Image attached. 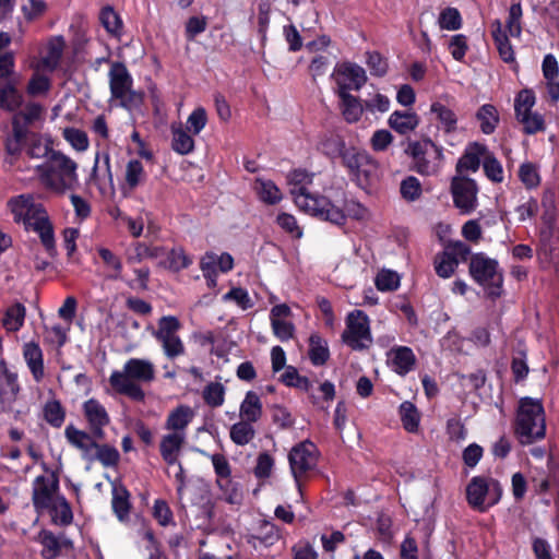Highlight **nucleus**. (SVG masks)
<instances>
[{"label": "nucleus", "mask_w": 559, "mask_h": 559, "mask_svg": "<svg viewBox=\"0 0 559 559\" xmlns=\"http://www.w3.org/2000/svg\"><path fill=\"white\" fill-rule=\"evenodd\" d=\"M15 223L23 224L24 228L36 233L46 251L53 257L56 242L53 227L45 207L36 202L32 195H19L8 203Z\"/></svg>", "instance_id": "f257e3e1"}, {"label": "nucleus", "mask_w": 559, "mask_h": 559, "mask_svg": "<svg viewBox=\"0 0 559 559\" xmlns=\"http://www.w3.org/2000/svg\"><path fill=\"white\" fill-rule=\"evenodd\" d=\"M288 181L294 201L301 211L336 225H342L345 222L346 215L341 209L328 199L310 193L309 186L312 182V175L304 170H294L289 174Z\"/></svg>", "instance_id": "f03ea898"}, {"label": "nucleus", "mask_w": 559, "mask_h": 559, "mask_svg": "<svg viewBox=\"0 0 559 559\" xmlns=\"http://www.w3.org/2000/svg\"><path fill=\"white\" fill-rule=\"evenodd\" d=\"M155 377V366L151 360L130 358L124 362L121 370L111 372L109 383L117 393L141 402L145 397L141 384L153 382Z\"/></svg>", "instance_id": "7ed1b4c3"}, {"label": "nucleus", "mask_w": 559, "mask_h": 559, "mask_svg": "<svg viewBox=\"0 0 559 559\" xmlns=\"http://www.w3.org/2000/svg\"><path fill=\"white\" fill-rule=\"evenodd\" d=\"M36 168L44 185L56 192L72 190L79 182L78 164L60 151H52Z\"/></svg>", "instance_id": "20e7f679"}, {"label": "nucleus", "mask_w": 559, "mask_h": 559, "mask_svg": "<svg viewBox=\"0 0 559 559\" xmlns=\"http://www.w3.org/2000/svg\"><path fill=\"white\" fill-rule=\"evenodd\" d=\"M515 433L522 444L542 440L546 435V418L539 400L523 397L520 400Z\"/></svg>", "instance_id": "39448f33"}, {"label": "nucleus", "mask_w": 559, "mask_h": 559, "mask_svg": "<svg viewBox=\"0 0 559 559\" xmlns=\"http://www.w3.org/2000/svg\"><path fill=\"white\" fill-rule=\"evenodd\" d=\"M108 79L111 100H117L119 106L129 111L141 107L144 94L133 90V79L123 63H111Z\"/></svg>", "instance_id": "423d86ee"}, {"label": "nucleus", "mask_w": 559, "mask_h": 559, "mask_svg": "<svg viewBox=\"0 0 559 559\" xmlns=\"http://www.w3.org/2000/svg\"><path fill=\"white\" fill-rule=\"evenodd\" d=\"M44 108L37 103H28L21 110L13 111L11 119L12 132L5 139V151L10 156L9 163L21 153L27 139L29 127L41 118Z\"/></svg>", "instance_id": "0eeeda50"}, {"label": "nucleus", "mask_w": 559, "mask_h": 559, "mask_svg": "<svg viewBox=\"0 0 559 559\" xmlns=\"http://www.w3.org/2000/svg\"><path fill=\"white\" fill-rule=\"evenodd\" d=\"M468 271L472 278L486 289L489 297L501 296L503 273L497 260L483 252L475 253L471 257Z\"/></svg>", "instance_id": "6e6552de"}, {"label": "nucleus", "mask_w": 559, "mask_h": 559, "mask_svg": "<svg viewBox=\"0 0 559 559\" xmlns=\"http://www.w3.org/2000/svg\"><path fill=\"white\" fill-rule=\"evenodd\" d=\"M502 492V487L497 479L475 476L466 487V499L474 510L486 512L500 501Z\"/></svg>", "instance_id": "1a4fd4ad"}, {"label": "nucleus", "mask_w": 559, "mask_h": 559, "mask_svg": "<svg viewBox=\"0 0 559 559\" xmlns=\"http://www.w3.org/2000/svg\"><path fill=\"white\" fill-rule=\"evenodd\" d=\"M180 329L181 323L175 316L162 317L156 329L147 328L151 335L160 344L163 353L168 359H176L186 353L185 344L178 335Z\"/></svg>", "instance_id": "9d476101"}, {"label": "nucleus", "mask_w": 559, "mask_h": 559, "mask_svg": "<svg viewBox=\"0 0 559 559\" xmlns=\"http://www.w3.org/2000/svg\"><path fill=\"white\" fill-rule=\"evenodd\" d=\"M342 341L354 350H361L371 345L369 318L364 311L354 310L347 314Z\"/></svg>", "instance_id": "9b49d317"}, {"label": "nucleus", "mask_w": 559, "mask_h": 559, "mask_svg": "<svg viewBox=\"0 0 559 559\" xmlns=\"http://www.w3.org/2000/svg\"><path fill=\"white\" fill-rule=\"evenodd\" d=\"M405 152L413 157L416 170L423 175L437 173L442 159V150L429 139L408 143Z\"/></svg>", "instance_id": "f8f14e48"}, {"label": "nucleus", "mask_w": 559, "mask_h": 559, "mask_svg": "<svg viewBox=\"0 0 559 559\" xmlns=\"http://www.w3.org/2000/svg\"><path fill=\"white\" fill-rule=\"evenodd\" d=\"M343 164L360 186L369 183L377 175L378 165L365 151L354 147L346 150L343 154Z\"/></svg>", "instance_id": "ddd939ff"}, {"label": "nucleus", "mask_w": 559, "mask_h": 559, "mask_svg": "<svg viewBox=\"0 0 559 559\" xmlns=\"http://www.w3.org/2000/svg\"><path fill=\"white\" fill-rule=\"evenodd\" d=\"M288 460L296 486L301 492V478L317 465V448L310 441L300 442L290 450Z\"/></svg>", "instance_id": "4468645a"}, {"label": "nucleus", "mask_w": 559, "mask_h": 559, "mask_svg": "<svg viewBox=\"0 0 559 559\" xmlns=\"http://www.w3.org/2000/svg\"><path fill=\"white\" fill-rule=\"evenodd\" d=\"M59 496V479L53 473L34 479L32 502L38 513L46 511Z\"/></svg>", "instance_id": "2eb2a0df"}, {"label": "nucleus", "mask_w": 559, "mask_h": 559, "mask_svg": "<svg viewBox=\"0 0 559 559\" xmlns=\"http://www.w3.org/2000/svg\"><path fill=\"white\" fill-rule=\"evenodd\" d=\"M451 192L455 206L463 214H469L477 207V186L474 180L455 176L452 179Z\"/></svg>", "instance_id": "dca6fc26"}, {"label": "nucleus", "mask_w": 559, "mask_h": 559, "mask_svg": "<svg viewBox=\"0 0 559 559\" xmlns=\"http://www.w3.org/2000/svg\"><path fill=\"white\" fill-rule=\"evenodd\" d=\"M333 79L337 84V91L360 90L367 81V74L362 67L353 62H343L334 68Z\"/></svg>", "instance_id": "f3484780"}, {"label": "nucleus", "mask_w": 559, "mask_h": 559, "mask_svg": "<svg viewBox=\"0 0 559 559\" xmlns=\"http://www.w3.org/2000/svg\"><path fill=\"white\" fill-rule=\"evenodd\" d=\"M83 414L91 432L98 440H103L105 438L104 428L110 423V417L105 406L98 400L90 399L83 403Z\"/></svg>", "instance_id": "a211bd4d"}, {"label": "nucleus", "mask_w": 559, "mask_h": 559, "mask_svg": "<svg viewBox=\"0 0 559 559\" xmlns=\"http://www.w3.org/2000/svg\"><path fill=\"white\" fill-rule=\"evenodd\" d=\"M64 436L72 447L81 451L83 460L93 462V456L98 445L96 441L98 438L94 437L92 432L88 433L80 430L72 425L66 427Z\"/></svg>", "instance_id": "6ab92c4d"}, {"label": "nucleus", "mask_w": 559, "mask_h": 559, "mask_svg": "<svg viewBox=\"0 0 559 559\" xmlns=\"http://www.w3.org/2000/svg\"><path fill=\"white\" fill-rule=\"evenodd\" d=\"M20 391L17 374L11 371L4 360H0V402L2 405H11Z\"/></svg>", "instance_id": "aec40b11"}, {"label": "nucleus", "mask_w": 559, "mask_h": 559, "mask_svg": "<svg viewBox=\"0 0 559 559\" xmlns=\"http://www.w3.org/2000/svg\"><path fill=\"white\" fill-rule=\"evenodd\" d=\"M194 417V412L188 405H179L173 409L165 421V429L187 437V428Z\"/></svg>", "instance_id": "412c9836"}, {"label": "nucleus", "mask_w": 559, "mask_h": 559, "mask_svg": "<svg viewBox=\"0 0 559 559\" xmlns=\"http://www.w3.org/2000/svg\"><path fill=\"white\" fill-rule=\"evenodd\" d=\"M20 78H13L0 86V108L10 112L16 111L23 105V95L19 91Z\"/></svg>", "instance_id": "4be33fe9"}, {"label": "nucleus", "mask_w": 559, "mask_h": 559, "mask_svg": "<svg viewBox=\"0 0 559 559\" xmlns=\"http://www.w3.org/2000/svg\"><path fill=\"white\" fill-rule=\"evenodd\" d=\"M389 362L392 369L400 376H405L415 366L416 357L407 346L393 347L389 354Z\"/></svg>", "instance_id": "5701e85b"}, {"label": "nucleus", "mask_w": 559, "mask_h": 559, "mask_svg": "<svg viewBox=\"0 0 559 559\" xmlns=\"http://www.w3.org/2000/svg\"><path fill=\"white\" fill-rule=\"evenodd\" d=\"M186 438L187 437L181 436V433L178 435L175 432H168L162 437L159 451L163 460L168 465H174L177 463V459L182 449V445L185 444Z\"/></svg>", "instance_id": "b1692460"}, {"label": "nucleus", "mask_w": 559, "mask_h": 559, "mask_svg": "<svg viewBox=\"0 0 559 559\" xmlns=\"http://www.w3.org/2000/svg\"><path fill=\"white\" fill-rule=\"evenodd\" d=\"M24 359L36 382L44 379L43 352L38 344L34 342L26 343L23 347Z\"/></svg>", "instance_id": "393cba45"}, {"label": "nucleus", "mask_w": 559, "mask_h": 559, "mask_svg": "<svg viewBox=\"0 0 559 559\" xmlns=\"http://www.w3.org/2000/svg\"><path fill=\"white\" fill-rule=\"evenodd\" d=\"M337 95L341 99V109L344 119L349 122H357L365 109L358 97L353 96L346 91H337Z\"/></svg>", "instance_id": "a878e982"}, {"label": "nucleus", "mask_w": 559, "mask_h": 559, "mask_svg": "<svg viewBox=\"0 0 559 559\" xmlns=\"http://www.w3.org/2000/svg\"><path fill=\"white\" fill-rule=\"evenodd\" d=\"M171 147L180 155H187L194 148V140L187 129L181 123L171 124Z\"/></svg>", "instance_id": "bb28decb"}, {"label": "nucleus", "mask_w": 559, "mask_h": 559, "mask_svg": "<svg viewBox=\"0 0 559 559\" xmlns=\"http://www.w3.org/2000/svg\"><path fill=\"white\" fill-rule=\"evenodd\" d=\"M239 415L242 420L255 423L262 416V402L260 396L253 392L248 391L243 401L240 404Z\"/></svg>", "instance_id": "cd10ccee"}, {"label": "nucleus", "mask_w": 559, "mask_h": 559, "mask_svg": "<svg viewBox=\"0 0 559 559\" xmlns=\"http://www.w3.org/2000/svg\"><path fill=\"white\" fill-rule=\"evenodd\" d=\"M146 174L142 162L139 159H130L126 165L124 170V185L122 187L124 192H131L145 180Z\"/></svg>", "instance_id": "c85d7f7f"}, {"label": "nucleus", "mask_w": 559, "mask_h": 559, "mask_svg": "<svg viewBox=\"0 0 559 559\" xmlns=\"http://www.w3.org/2000/svg\"><path fill=\"white\" fill-rule=\"evenodd\" d=\"M418 123L419 119L415 112L396 110L389 118L390 127L401 134L415 130Z\"/></svg>", "instance_id": "c756f323"}, {"label": "nucleus", "mask_w": 559, "mask_h": 559, "mask_svg": "<svg viewBox=\"0 0 559 559\" xmlns=\"http://www.w3.org/2000/svg\"><path fill=\"white\" fill-rule=\"evenodd\" d=\"M254 190L259 199L266 204H277L283 199L281 190L272 180L257 178Z\"/></svg>", "instance_id": "7c9ffc66"}, {"label": "nucleus", "mask_w": 559, "mask_h": 559, "mask_svg": "<svg viewBox=\"0 0 559 559\" xmlns=\"http://www.w3.org/2000/svg\"><path fill=\"white\" fill-rule=\"evenodd\" d=\"M111 507L120 521H124L130 511L129 492L122 485L112 486Z\"/></svg>", "instance_id": "2f4dec72"}, {"label": "nucleus", "mask_w": 559, "mask_h": 559, "mask_svg": "<svg viewBox=\"0 0 559 559\" xmlns=\"http://www.w3.org/2000/svg\"><path fill=\"white\" fill-rule=\"evenodd\" d=\"M491 28H492V37H493V40L498 47V50H499V53L501 56V58L506 61V62H511L514 60V53H513V50H512V47L509 43V39H508V36L507 34L502 31V23L500 20H495L492 23H491Z\"/></svg>", "instance_id": "473e14b6"}, {"label": "nucleus", "mask_w": 559, "mask_h": 559, "mask_svg": "<svg viewBox=\"0 0 559 559\" xmlns=\"http://www.w3.org/2000/svg\"><path fill=\"white\" fill-rule=\"evenodd\" d=\"M64 48V41L61 37H55L49 40L47 53L40 60V66L45 70L52 71L59 64Z\"/></svg>", "instance_id": "72a5a7b5"}, {"label": "nucleus", "mask_w": 559, "mask_h": 559, "mask_svg": "<svg viewBox=\"0 0 559 559\" xmlns=\"http://www.w3.org/2000/svg\"><path fill=\"white\" fill-rule=\"evenodd\" d=\"M25 314V307L22 304L16 302L7 309L2 319V324L8 332H16L22 328Z\"/></svg>", "instance_id": "f704fd0d"}, {"label": "nucleus", "mask_w": 559, "mask_h": 559, "mask_svg": "<svg viewBox=\"0 0 559 559\" xmlns=\"http://www.w3.org/2000/svg\"><path fill=\"white\" fill-rule=\"evenodd\" d=\"M330 353L326 341L320 335L312 334L309 338V357L313 365L321 366L329 359Z\"/></svg>", "instance_id": "c9c22d12"}, {"label": "nucleus", "mask_w": 559, "mask_h": 559, "mask_svg": "<svg viewBox=\"0 0 559 559\" xmlns=\"http://www.w3.org/2000/svg\"><path fill=\"white\" fill-rule=\"evenodd\" d=\"M46 511L50 512L55 523L62 525L70 524L73 519L71 508L61 495L49 506V508H47Z\"/></svg>", "instance_id": "e433bc0d"}, {"label": "nucleus", "mask_w": 559, "mask_h": 559, "mask_svg": "<svg viewBox=\"0 0 559 559\" xmlns=\"http://www.w3.org/2000/svg\"><path fill=\"white\" fill-rule=\"evenodd\" d=\"M38 542L43 545L41 556L45 559H55L58 557L62 545H64V543L60 542L59 538L49 531H41L38 534Z\"/></svg>", "instance_id": "4c0bfd02"}, {"label": "nucleus", "mask_w": 559, "mask_h": 559, "mask_svg": "<svg viewBox=\"0 0 559 559\" xmlns=\"http://www.w3.org/2000/svg\"><path fill=\"white\" fill-rule=\"evenodd\" d=\"M476 117L480 122L481 131L486 134L492 133L499 122L496 107L489 104L483 105L478 109Z\"/></svg>", "instance_id": "58836bf2"}, {"label": "nucleus", "mask_w": 559, "mask_h": 559, "mask_svg": "<svg viewBox=\"0 0 559 559\" xmlns=\"http://www.w3.org/2000/svg\"><path fill=\"white\" fill-rule=\"evenodd\" d=\"M165 254V249L159 246H147L143 242H136L134 253L128 257V262L140 263L146 259H158Z\"/></svg>", "instance_id": "ea45409f"}, {"label": "nucleus", "mask_w": 559, "mask_h": 559, "mask_svg": "<svg viewBox=\"0 0 559 559\" xmlns=\"http://www.w3.org/2000/svg\"><path fill=\"white\" fill-rule=\"evenodd\" d=\"M99 462L104 467H115L120 461L119 451L107 443H98L93 462Z\"/></svg>", "instance_id": "a19ab883"}, {"label": "nucleus", "mask_w": 559, "mask_h": 559, "mask_svg": "<svg viewBox=\"0 0 559 559\" xmlns=\"http://www.w3.org/2000/svg\"><path fill=\"white\" fill-rule=\"evenodd\" d=\"M400 416L403 427L408 432L418 430L420 416L415 405L408 401L403 402L400 406Z\"/></svg>", "instance_id": "79ce46f5"}, {"label": "nucleus", "mask_w": 559, "mask_h": 559, "mask_svg": "<svg viewBox=\"0 0 559 559\" xmlns=\"http://www.w3.org/2000/svg\"><path fill=\"white\" fill-rule=\"evenodd\" d=\"M278 538L280 535L277 528L273 524L264 522L261 525L260 534L250 536L249 543L255 548L258 545L269 547L275 544Z\"/></svg>", "instance_id": "37998d69"}, {"label": "nucleus", "mask_w": 559, "mask_h": 559, "mask_svg": "<svg viewBox=\"0 0 559 559\" xmlns=\"http://www.w3.org/2000/svg\"><path fill=\"white\" fill-rule=\"evenodd\" d=\"M252 423L242 420L236 423L230 428V439L238 445L248 444L255 435Z\"/></svg>", "instance_id": "c03bdc74"}, {"label": "nucleus", "mask_w": 559, "mask_h": 559, "mask_svg": "<svg viewBox=\"0 0 559 559\" xmlns=\"http://www.w3.org/2000/svg\"><path fill=\"white\" fill-rule=\"evenodd\" d=\"M483 151L484 147L478 144H475L472 148L467 150L456 165L457 173L462 174L464 170L476 171L480 164L479 155Z\"/></svg>", "instance_id": "a18cd8bd"}, {"label": "nucleus", "mask_w": 559, "mask_h": 559, "mask_svg": "<svg viewBox=\"0 0 559 559\" xmlns=\"http://www.w3.org/2000/svg\"><path fill=\"white\" fill-rule=\"evenodd\" d=\"M459 266L457 259L450 258L449 253L441 252L435 258L436 273L442 278L451 277Z\"/></svg>", "instance_id": "49530a36"}, {"label": "nucleus", "mask_w": 559, "mask_h": 559, "mask_svg": "<svg viewBox=\"0 0 559 559\" xmlns=\"http://www.w3.org/2000/svg\"><path fill=\"white\" fill-rule=\"evenodd\" d=\"M431 112L437 116L445 132L455 130L457 120L455 114L450 108L440 103H433L431 105Z\"/></svg>", "instance_id": "de8ad7c7"}, {"label": "nucleus", "mask_w": 559, "mask_h": 559, "mask_svg": "<svg viewBox=\"0 0 559 559\" xmlns=\"http://www.w3.org/2000/svg\"><path fill=\"white\" fill-rule=\"evenodd\" d=\"M62 135L74 150L84 152L88 148L90 141L84 131L69 127L63 129Z\"/></svg>", "instance_id": "09e8293b"}, {"label": "nucleus", "mask_w": 559, "mask_h": 559, "mask_svg": "<svg viewBox=\"0 0 559 559\" xmlns=\"http://www.w3.org/2000/svg\"><path fill=\"white\" fill-rule=\"evenodd\" d=\"M438 24L441 29L457 31L462 26V17L457 9L445 8L438 17Z\"/></svg>", "instance_id": "8fccbe9b"}, {"label": "nucleus", "mask_w": 559, "mask_h": 559, "mask_svg": "<svg viewBox=\"0 0 559 559\" xmlns=\"http://www.w3.org/2000/svg\"><path fill=\"white\" fill-rule=\"evenodd\" d=\"M100 22L106 31L119 37L122 29V21L120 16L112 10V8H104L100 12Z\"/></svg>", "instance_id": "3c124183"}, {"label": "nucleus", "mask_w": 559, "mask_h": 559, "mask_svg": "<svg viewBox=\"0 0 559 559\" xmlns=\"http://www.w3.org/2000/svg\"><path fill=\"white\" fill-rule=\"evenodd\" d=\"M536 102L535 95L531 90H522L515 97L514 110L516 119L532 112Z\"/></svg>", "instance_id": "603ef678"}, {"label": "nucleus", "mask_w": 559, "mask_h": 559, "mask_svg": "<svg viewBox=\"0 0 559 559\" xmlns=\"http://www.w3.org/2000/svg\"><path fill=\"white\" fill-rule=\"evenodd\" d=\"M519 178L527 189L536 188L540 183L538 168L533 163H524L520 166Z\"/></svg>", "instance_id": "864d4df0"}, {"label": "nucleus", "mask_w": 559, "mask_h": 559, "mask_svg": "<svg viewBox=\"0 0 559 559\" xmlns=\"http://www.w3.org/2000/svg\"><path fill=\"white\" fill-rule=\"evenodd\" d=\"M203 399L207 405L218 407L225 400V388L219 382L209 383L203 391Z\"/></svg>", "instance_id": "5fc2aeb1"}, {"label": "nucleus", "mask_w": 559, "mask_h": 559, "mask_svg": "<svg viewBox=\"0 0 559 559\" xmlns=\"http://www.w3.org/2000/svg\"><path fill=\"white\" fill-rule=\"evenodd\" d=\"M374 283L381 292L395 290L400 286V276L394 271L382 270L377 274Z\"/></svg>", "instance_id": "6e6d98bb"}, {"label": "nucleus", "mask_w": 559, "mask_h": 559, "mask_svg": "<svg viewBox=\"0 0 559 559\" xmlns=\"http://www.w3.org/2000/svg\"><path fill=\"white\" fill-rule=\"evenodd\" d=\"M523 127L526 134H535L545 129V121L542 115L532 111L516 119Z\"/></svg>", "instance_id": "4d7b16f0"}, {"label": "nucleus", "mask_w": 559, "mask_h": 559, "mask_svg": "<svg viewBox=\"0 0 559 559\" xmlns=\"http://www.w3.org/2000/svg\"><path fill=\"white\" fill-rule=\"evenodd\" d=\"M45 419L53 427H60L64 421V411L60 402L48 401L44 407Z\"/></svg>", "instance_id": "13d9d810"}, {"label": "nucleus", "mask_w": 559, "mask_h": 559, "mask_svg": "<svg viewBox=\"0 0 559 559\" xmlns=\"http://www.w3.org/2000/svg\"><path fill=\"white\" fill-rule=\"evenodd\" d=\"M207 123V114L203 107L195 108L187 119L186 129L193 135L199 134Z\"/></svg>", "instance_id": "bf43d9fd"}, {"label": "nucleus", "mask_w": 559, "mask_h": 559, "mask_svg": "<svg viewBox=\"0 0 559 559\" xmlns=\"http://www.w3.org/2000/svg\"><path fill=\"white\" fill-rule=\"evenodd\" d=\"M522 7L521 4L513 3L509 9V16L507 20V29L512 37L519 38L522 33L521 19H522Z\"/></svg>", "instance_id": "052dcab7"}, {"label": "nucleus", "mask_w": 559, "mask_h": 559, "mask_svg": "<svg viewBox=\"0 0 559 559\" xmlns=\"http://www.w3.org/2000/svg\"><path fill=\"white\" fill-rule=\"evenodd\" d=\"M192 260L185 253L181 248L173 249L167 257V261L163 262L165 267L174 271H179L188 267Z\"/></svg>", "instance_id": "680f3d73"}, {"label": "nucleus", "mask_w": 559, "mask_h": 559, "mask_svg": "<svg viewBox=\"0 0 559 559\" xmlns=\"http://www.w3.org/2000/svg\"><path fill=\"white\" fill-rule=\"evenodd\" d=\"M200 266L203 276L207 278L211 285H214L218 270V255L213 252L205 253L201 259Z\"/></svg>", "instance_id": "e2e57ef3"}, {"label": "nucleus", "mask_w": 559, "mask_h": 559, "mask_svg": "<svg viewBox=\"0 0 559 559\" xmlns=\"http://www.w3.org/2000/svg\"><path fill=\"white\" fill-rule=\"evenodd\" d=\"M97 251L103 262L112 271V274L109 277L112 280L120 278L122 272V262L120 258L107 248H99Z\"/></svg>", "instance_id": "0e129e2a"}, {"label": "nucleus", "mask_w": 559, "mask_h": 559, "mask_svg": "<svg viewBox=\"0 0 559 559\" xmlns=\"http://www.w3.org/2000/svg\"><path fill=\"white\" fill-rule=\"evenodd\" d=\"M400 191L405 200L415 201L421 195L420 181L416 177L409 176L401 182Z\"/></svg>", "instance_id": "69168bd1"}, {"label": "nucleus", "mask_w": 559, "mask_h": 559, "mask_svg": "<svg viewBox=\"0 0 559 559\" xmlns=\"http://www.w3.org/2000/svg\"><path fill=\"white\" fill-rule=\"evenodd\" d=\"M320 145L323 153L331 157L341 156L343 158V154L347 150L343 139L338 135H331L324 139Z\"/></svg>", "instance_id": "338daca9"}, {"label": "nucleus", "mask_w": 559, "mask_h": 559, "mask_svg": "<svg viewBox=\"0 0 559 559\" xmlns=\"http://www.w3.org/2000/svg\"><path fill=\"white\" fill-rule=\"evenodd\" d=\"M355 272L356 267L349 261L343 260L333 271L334 280L343 286L352 285V277Z\"/></svg>", "instance_id": "774afa93"}]
</instances>
